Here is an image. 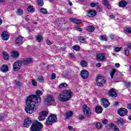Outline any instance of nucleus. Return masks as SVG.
<instances>
[{
    "mask_svg": "<svg viewBox=\"0 0 131 131\" xmlns=\"http://www.w3.org/2000/svg\"><path fill=\"white\" fill-rule=\"evenodd\" d=\"M3 54L5 60H8L9 58H10V56H9V55H8V54H7V52L4 51L3 52Z\"/></svg>",
    "mask_w": 131,
    "mask_h": 131,
    "instance_id": "nucleus-35",
    "label": "nucleus"
},
{
    "mask_svg": "<svg viewBox=\"0 0 131 131\" xmlns=\"http://www.w3.org/2000/svg\"><path fill=\"white\" fill-rule=\"evenodd\" d=\"M102 123L104 124H107L108 123V121L107 119H104V120H102Z\"/></svg>",
    "mask_w": 131,
    "mask_h": 131,
    "instance_id": "nucleus-54",
    "label": "nucleus"
},
{
    "mask_svg": "<svg viewBox=\"0 0 131 131\" xmlns=\"http://www.w3.org/2000/svg\"><path fill=\"white\" fill-rule=\"evenodd\" d=\"M68 128H69V130H72V128H73L71 126H69Z\"/></svg>",
    "mask_w": 131,
    "mask_h": 131,
    "instance_id": "nucleus-64",
    "label": "nucleus"
},
{
    "mask_svg": "<svg viewBox=\"0 0 131 131\" xmlns=\"http://www.w3.org/2000/svg\"><path fill=\"white\" fill-rule=\"evenodd\" d=\"M48 117V112L46 111H42L39 113L38 119L39 121H42L46 119V117Z\"/></svg>",
    "mask_w": 131,
    "mask_h": 131,
    "instance_id": "nucleus-9",
    "label": "nucleus"
},
{
    "mask_svg": "<svg viewBox=\"0 0 131 131\" xmlns=\"http://www.w3.org/2000/svg\"><path fill=\"white\" fill-rule=\"evenodd\" d=\"M96 83L98 86H103L104 83L106 82L105 78L103 76L98 75L96 79Z\"/></svg>",
    "mask_w": 131,
    "mask_h": 131,
    "instance_id": "nucleus-4",
    "label": "nucleus"
},
{
    "mask_svg": "<svg viewBox=\"0 0 131 131\" xmlns=\"http://www.w3.org/2000/svg\"><path fill=\"white\" fill-rule=\"evenodd\" d=\"M103 4L104 6H105V7H106V8H107L108 10H110V9H111V5H110V4H109V2L106 0H104L103 1Z\"/></svg>",
    "mask_w": 131,
    "mask_h": 131,
    "instance_id": "nucleus-27",
    "label": "nucleus"
},
{
    "mask_svg": "<svg viewBox=\"0 0 131 131\" xmlns=\"http://www.w3.org/2000/svg\"><path fill=\"white\" fill-rule=\"evenodd\" d=\"M79 40L80 41V42H82V43H83V42H85V41H86V39H85V38H84V37H79Z\"/></svg>",
    "mask_w": 131,
    "mask_h": 131,
    "instance_id": "nucleus-38",
    "label": "nucleus"
},
{
    "mask_svg": "<svg viewBox=\"0 0 131 131\" xmlns=\"http://www.w3.org/2000/svg\"><path fill=\"white\" fill-rule=\"evenodd\" d=\"M96 6H99V3H92L91 4V7H92V8H94V7H96Z\"/></svg>",
    "mask_w": 131,
    "mask_h": 131,
    "instance_id": "nucleus-50",
    "label": "nucleus"
},
{
    "mask_svg": "<svg viewBox=\"0 0 131 131\" xmlns=\"http://www.w3.org/2000/svg\"><path fill=\"white\" fill-rule=\"evenodd\" d=\"M85 30L89 31V32H94L95 31V27L93 26H89L85 28Z\"/></svg>",
    "mask_w": 131,
    "mask_h": 131,
    "instance_id": "nucleus-21",
    "label": "nucleus"
},
{
    "mask_svg": "<svg viewBox=\"0 0 131 131\" xmlns=\"http://www.w3.org/2000/svg\"><path fill=\"white\" fill-rule=\"evenodd\" d=\"M22 64L24 65H27V64H30V63H32V59L31 58H26L21 60Z\"/></svg>",
    "mask_w": 131,
    "mask_h": 131,
    "instance_id": "nucleus-19",
    "label": "nucleus"
},
{
    "mask_svg": "<svg viewBox=\"0 0 131 131\" xmlns=\"http://www.w3.org/2000/svg\"><path fill=\"white\" fill-rule=\"evenodd\" d=\"M46 43L47 45H48V46H51V45H52V42H51V41L49 39H47L46 40Z\"/></svg>",
    "mask_w": 131,
    "mask_h": 131,
    "instance_id": "nucleus-55",
    "label": "nucleus"
},
{
    "mask_svg": "<svg viewBox=\"0 0 131 131\" xmlns=\"http://www.w3.org/2000/svg\"><path fill=\"white\" fill-rule=\"evenodd\" d=\"M64 21L65 20L63 18H60L58 23H57V22L55 23V25H56V26H57L59 27V26H61V25L63 24Z\"/></svg>",
    "mask_w": 131,
    "mask_h": 131,
    "instance_id": "nucleus-26",
    "label": "nucleus"
},
{
    "mask_svg": "<svg viewBox=\"0 0 131 131\" xmlns=\"http://www.w3.org/2000/svg\"><path fill=\"white\" fill-rule=\"evenodd\" d=\"M76 30H78V31H82V29L79 27H77Z\"/></svg>",
    "mask_w": 131,
    "mask_h": 131,
    "instance_id": "nucleus-61",
    "label": "nucleus"
},
{
    "mask_svg": "<svg viewBox=\"0 0 131 131\" xmlns=\"http://www.w3.org/2000/svg\"><path fill=\"white\" fill-rule=\"evenodd\" d=\"M55 78H56V74L52 73V74L51 75V79L53 80V79H55Z\"/></svg>",
    "mask_w": 131,
    "mask_h": 131,
    "instance_id": "nucleus-52",
    "label": "nucleus"
},
{
    "mask_svg": "<svg viewBox=\"0 0 131 131\" xmlns=\"http://www.w3.org/2000/svg\"><path fill=\"white\" fill-rule=\"evenodd\" d=\"M117 123L119 124V125H123V124H124V120H123V119L121 118L118 119L117 120Z\"/></svg>",
    "mask_w": 131,
    "mask_h": 131,
    "instance_id": "nucleus-30",
    "label": "nucleus"
},
{
    "mask_svg": "<svg viewBox=\"0 0 131 131\" xmlns=\"http://www.w3.org/2000/svg\"><path fill=\"white\" fill-rule=\"evenodd\" d=\"M37 80L39 81V82H44L45 77L41 75H37Z\"/></svg>",
    "mask_w": 131,
    "mask_h": 131,
    "instance_id": "nucleus-24",
    "label": "nucleus"
},
{
    "mask_svg": "<svg viewBox=\"0 0 131 131\" xmlns=\"http://www.w3.org/2000/svg\"><path fill=\"white\" fill-rule=\"evenodd\" d=\"M55 100V98L51 95L48 96L46 98H45V102L46 103H51V102H54Z\"/></svg>",
    "mask_w": 131,
    "mask_h": 131,
    "instance_id": "nucleus-18",
    "label": "nucleus"
},
{
    "mask_svg": "<svg viewBox=\"0 0 131 131\" xmlns=\"http://www.w3.org/2000/svg\"><path fill=\"white\" fill-rule=\"evenodd\" d=\"M82 109L83 111L85 116H86L87 117L91 116L92 112H91L90 107H89L86 104H84L82 107Z\"/></svg>",
    "mask_w": 131,
    "mask_h": 131,
    "instance_id": "nucleus-6",
    "label": "nucleus"
},
{
    "mask_svg": "<svg viewBox=\"0 0 131 131\" xmlns=\"http://www.w3.org/2000/svg\"><path fill=\"white\" fill-rule=\"evenodd\" d=\"M110 126L112 127L114 131H119V128H118V127H117V126H116L115 124L113 123H111L110 124Z\"/></svg>",
    "mask_w": 131,
    "mask_h": 131,
    "instance_id": "nucleus-29",
    "label": "nucleus"
},
{
    "mask_svg": "<svg viewBox=\"0 0 131 131\" xmlns=\"http://www.w3.org/2000/svg\"><path fill=\"white\" fill-rule=\"evenodd\" d=\"M0 70L1 71H2V72H3L4 73H5V72H7V71H9V67H8V66L6 64H3L0 68Z\"/></svg>",
    "mask_w": 131,
    "mask_h": 131,
    "instance_id": "nucleus-20",
    "label": "nucleus"
},
{
    "mask_svg": "<svg viewBox=\"0 0 131 131\" xmlns=\"http://www.w3.org/2000/svg\"><path fill=\"white\" fill-rule=\"evenodd\" d=\"M96 67H101V63L100 62H98L96 64Z\"/></svg>",
    "mask_w": 131,
    "mask_h": 131,
    "instance_id": "nucleus-63",
    "label": "nucleus"
},
{
    "mask_svg": "<svg viewBox=\"0 0 131 131\" xmlns=\"http://www.w3.org/2000/svg\"><path fill=\"white\" fill-rule=\"evenodd\" d=\"M32 84L34 86H37V82H36V80L35 79L32 80Z\"/></svg>",
    "mask_w": 131,
    "mask_h": 131,
    "instance_id": "nucleus-49",
    "label": "nucleus"
},
{
    "mask_svg": "<svg viewBox=\"0 0 131 131\" xmlns=\"http://www.w3.org/2000/svg\"><path fill=\"white\" fill-rule=\"evenodd\" d=\"M2 38L3 40H8L10 37L9 33L8 32L4 31L2 34Z\"/></svg>",
    "mask_w": 131,
    "mask_h": 131,
    "instance_id": "nucleus-16",
    "label": "nucleus"
},
{
    "mask_svg": "<svg viewBox=\"0 0 131 131\" xmlns=\"http://www.w3.org/2000/svg\"><path fill=\"white\" fill-rule=\"evenodd\" d=\"M72 92L70 90H66L62 91L58 95V100L61 102H67L71 99Z\"/></svg>",
    "mask_w": 131,
    "mask_h": 131,
    "instance_id": "nucleus-2",
    "label": "nucleus"
},
{
    "mask_svg": "<svg viewBox=\"0 0 131 131\" xmlns=\"http://www.w3.org/2000/svg\"><path fill=\"white\" fill-rule=\"evenodd\" d=\"M28 30L29 32H32V31H34V29L33 28H28Z\"/></svg>",
    "mask_w": 131,
    "mask_h": 131,
    "instance_id": "nucleus-53",
    "label": "nucleus"
},
{
    "mask_svg": "<svg viewBox=\"0 0 131 131\" xmlns=\"http://www.w3.org/2000/svg\"><path fill=\"white\" fill-rule=\"evenodd\" d=\"M37 3L39 6H43V1L42 0H37Z\"/></svg>",
    "mask_w": 131,
    "mask_h": 131,
    "instance_id": "nucleus-47",
    "label": "nucleus"
},
{
    "mask_svg": "<svg viewBox=\"0 0 131 131\" xmlns=\"http://www.w3.org/2000/svg\"><path fill=\"white\" fill-rule=\"evenodd\" d=\"M97 12H102V8H101L100 7H98L97 8Z\"/></svg>",
    "mask_w": 131,
    "mask_h": 131,
    "instance_id": "nucleus-56",
    "label": "nucleus"
},
{
    "mask_svg": "<svg viewBox=\"0 0 131 131\" xmlns=\"http://www.w3.org/2000/svg\"><path fill=\"white\" fill-rule=\"evenodd\" d=\"M81 76L83 79H85L89 77V71L86 70H83L81 71Z\"/></svg>",
    "mask_w": 131,
    "mask_h": 131,
    "instance_id": "nucleus-11",
    "label": "nucleus"
},
{
    "mask_svg": "<svg viewBox=\"0 0 131 131\" xmlns=\"http://www.w3.org/2000/svg\"><path fill=\"white\" fill-rule=\"evenodd\" d=\"M72 48L75 51H79L80 50V48L79 46H73Z\"/></svg>",
    "mask_w": 131,
    "mask_h": 131,
    "instance_id": "nucleus-48",
    "label": "nucleus"
},
{
    "mask_svg": "<svg viewBox=\"0 0 131 131\" xmlns=\"http://www.w3.org/2000/svg\"><path fill=\"white\" fill-rule=\"evenodd\" d=\"M124 32L125 33H126V34L131 33V28H128L125 29Z\"/></svg>",
    "mask_w": 131,
    "mask_h": 131,
    "instance_id": "nucleus-41",
    "label": "nucleus"
},
{
    "mask_svg": "<svg viewBox=\"0 0 131 131\" xmlns=\"http://www.w3.org/2000/svg\"><path fill=\"white\" fill-rule=\"evenodd\" d=\"M110 37L112 39H114V38H115V35L114 34H111L110 35Z\"/></svg>",
    "mask_w": 131,
    "mask_h": 131,
    "instance_id": "nucleus-60",
    "label": "nucleus"
},
{
    "mask_svg": "<svg viewBox=\"0 0 131 131\" xmlns=\"http://www.w3.org/2000/svg\"><path fill=\"white\" fill-rule=\"evenodd\" d=\"M127 49H131V43H128L127 44Z\"/></svg>",
    "mask_w": 131,
    "mask_h": 131,
    "instance_id": "nucleus-58",
    "label": "nucleus"
},
{
    "mask_svg": "<svg viewBox=\"0 0 131 131\" xmlns=\"http://www.w3.org/2000/svg\"><path fill=\"white\" fill-rule=\"evenodd\" d=\"M101 103L103 107H104V108H107L109 106V105H110V103H109V101H108V100L105 98L101 99Z\"/></svg>",
    "mask_w": 131,
    "mask_h": 131,
    "instance_id": "nucleus-13",
    "label": "nucleus"
},
{
    "mask_svg": "<svg viewBox=\"0 0 131 131\" xmlns=\"http://www.w3.org/2000/svg\"><path fill=\"white\" fill-rule=\"evenodd\" d=\"M57 121V116L54 115H51L49 117L48 120L46 121V125H51L52 122H56Z\"/></svg>",
    "mask_w": 131,
    "mask_h": 131,
    "instance_id": "nucleus-5",
    "label": "nucleus"
},
{
    "mask_svg": "<svg viewBox=\"0 0 131 131\" xmlns=\"http://www.w3.org/2000/svg\"><path fill=\"white\" fill-rule=\"evenodd\" d=\"M127 6V2L126 1H121L119 3V6L120 7V8H124Z\"/></svg>",
    "mask_w": 131,
    "mask_h": 131,
    "instance_id": "nucleus-22",
    "label": "nucleus"
},
{
    "mask_svg": "<svg viewBox=\"0 0 131 131\" xmlns=\"http://www.w3.org/2000/svg\"><path fill=\"white\" fill-rule=\"evenodd\" d=\"M28 12H33L35 11L34 8H33V6L30 5L28 7Z\"/></svg>",
    "mask_w": 131,
    "mask_h": 131,
    "instance_id": "nucleus-34",
    "label": "nucleus"
},
{
    "mask_svg": "<svg viewBox=\"0 0 131 131\" xmlns=\"http://www.w3.org/2000/svg\"><path fill=\"white\" fill-rule=\"evenodd\" d=\"M43 125L39 122H36L33 123L31 126V131H41L40 129L42 128Z\"/></svg>",
    "mask_w": 131,
    "mask_h": 131,
    "instance_id": "nucleus-3",
    "label": "nucleus"
},
{
    "mask_svg": "<svg viewBox=\"0 0 131 131\" xmlns=\"http://www.w3.org/2000/svg\"><path fill=\"white\" fill-rule=\"evenodd\" d=\"M42 92L37 90L36 92V95H32L28 97L26 101L27 106L25 108L26 112L29 114H32L37 110L38 105L41 101V98L39 96H42Z\"/></svg>",
    "mask_w": 131,
    "mask_h": 131,
    "instance_id": "nucleus-1",
    "label": "nucleus"
},
{
    "mask_svg": "<svg viewBox=\"0 0 131 131\" xmlns=\"http://www.w3.org/2000/svg\"><path fill=\"white\" fill-rule=\"evenodd\" d=\"M67 86V84L66 83H62L59 85V89H63V88H66Z\"/></svg>",
    "mask_w": 131,
    "mask_h": 131,
    "instance_id": "nucleus-44",
    "label": "nucleus"
},
{
    "mask_svg": "<svg viewBox=\"0 0 131 131\" xmlns=\"http://www.w3.org/2000/svg\"><path fill=\"white\" fill-rule=\"evenodd\" d=\"M32 120H31V118H28L26 119L25 121V123L24 124V126L25 127L28 128L29 127L30 124H31Z\"/></svg>",
    "mask_w": 131,
    "mask_h": 131,
    "instance_id": "nucleus-14",
    "label": "nucleus"
},
{
    "mask_svg": "<svg viewBox=\"0 0 131 131\" xmlns=\"http://www.w3.org/2000/svg\"><path fill=\"white\" fill-rule=\"evenodd\" d=\"M80 64L82 67H86L88 66V62L84 60L81 61L80 62Z\"/></svg>",
    "mask_w": 131,
    "mask_h": 131,
    "instance_id": "nucleus-39",
    "label": "nucleus"
},
{
    "mask_svg": "<svg viewBox=\"0 0 131 131\" xmlns=\"http://www.w3.org/2000/svg\"><path fill=\"white\" fill-rule=\"evenodd\" d=\"M110 17H111L112 19H115V16L113 14L111 15Z\"/></svg>",
    "mask_w": 131,
    "mask_h": 131,
    "instance_id": "nucleus-62",
    "label": "nucleus"
},
{
    "mask_svg": "<svg viewBox=\"0 0 131 131\" xmlns=\"http://www.w3.org/2000/svg\"><path fill=\"white\" fill-rule=\"evenodd\" d=\"M124 54L125 55V56H126V57H128V56H129V50H128V48H124Z\"/></svg>",
    "mask_w": 131,
    "mask_h": 131,
    "instance_id": "nucleus-31",
    "label": "nucleus"
},
{
    "mask_svg": "<svg viewBox=\"0 0 131 131\" xmlns=\"http://www.w3.org/2000/svg\"><path fill=\"white\" fill-rule=\"evenodd\" d=\"M87 15L88 17H95L97 15V11L94 9H90L88 11Z\"/></svg>",
    "mask_w": 131,
    "mask_h": 131,
    "instance_id": "nucleus-12",
    "label": "nucleus"
},
{
    "mask_svg": "<svg viewBox=\"0 0 131 131\" xmlns=\"http://www.w3.org/2000/svg\"><path fill=\"white\" fill-rule=\"evenodd\" d=\"M124 83H125V86H126V88H130V86H131V82H130L126 81L124 82Z\"/></svg>",
    "mask_w": 131,
    "mask_h": 131,
    "instance_id": "nucleus-46",
    "label": "nucleus"
},
{
    "mask_svg": "<svg viewBox=\"0 0 131 131\" xmlns=\"http://www.w3.org/2000/svg\"><path fill=\"white\" fill-rule=\"evenodd\" d=\"M96 128H98V129H101V128H102V127H103V126L101 125V124L98 122L96 123Z\"/></svg>",
    "mask_w": 131,
    "mask_h": 131,
    "instance_id": "nucleus-37",
    "label": "nucleus"
},
{
    "mask_svg": "<svg viewBox=\"0 0 131 131\" xmlns=\"http://www.w3.org/2000/svg\"><path fill=\"white\" fill-rule=\"evenodd\" d=\"M115 72H116V70H115V69H113L110 71V76L111 77V79H112L113 78V76H114V74H115Z\"/></svg>",
    "mask_w": 131,
    "mask_h": 131,
    "instance_id": "nucleus-33",
    "label": "nucleus"
},
{
    "mask_svg": "<svg viewBox=\"0 0 131 131\" xmlns=\"http://www.w3.org/2000/svg\"><path fill=\"white\" fill-rule=\"evenodd\" d=\"M16 13L18 16H21L23 14V10L22 9H17Z\"/></svg>",
    "mask_w": 131,
    "mask_h": 131,
    "instance_id": "nucleus-43",
    "label": "nucleus"
},
{
    "mask_svg": "<svg viewBox=\"0 0 131 131\" xmlns=\"http://www.w3.org/2000/svg\"><path fill=\"white\" fill-rule=\"evenodd\" d=\"M14 84L15 85H16V86H21V85H22V83L19 81H15Z\"/></svg>",
    "mask_w": 131,
    "mask_h": 131,
    "instance_id": "nucleus-42",
    "label": "nucleus"
},
{
    "mask_svg": "<svg viewBox=\"0 0 131 131\" xmlns=\"http://www.w3.org/2000/svg\"><path fill=\"white\" fill-rule=\"evenodd\" d=\"M20 54L17 51H13L11 52V57H12V58H18Z\"/></svg>",
    "mask_w": 131,
    "mask_h": 131,
    "instance_id": "nucleus-23",
    "label": "nucleus"
},
{
    "mask_svg": "<svg viewBox=\"0 0 131 131\" xmlns=\"http://www.w3.org/2000/svg\"><path fill=\"white\" fill-rule=\"evenodd\" d=\"M127 109L125 108H120L118 110V114L120 115V116H125V115H127Z\"/></svg>",
    "mask_w": 131,
    "mask_h": 131,
    "instance_id": "nucleus-8",
    "label": "nucleus"
},
{
    "mask_svg": "<svg viewBox=\"0 0 131 131\" xmlns=\"http://www.w3.org/2000/svg\"><path fill=\"white\" fill-rule=\"evenodd\" d=\"M108 95L112 98H116L117 97V94L114 89H111L108 92Z\"/></svg>",
    "mask_w": 131,
    "mask_h": 131,
    "instance_id": "nucleus-15",
    "label": "nucleus"
},
{
    "mask_svg": "<svg viewBox=\"0 0 131 131\" xmlns=\"http://www.w3.org/2000/svg\"><path fill=\"white\" fill-rule=\"evenodd\" d=\"M70 20L71 22H72L73 23H75V24H79L81 23V20L80 19H77L75 18H70Z\"/></svg>",
    "mask_w": 131,
    "mask_h": 131,
    "instance_id": "nucleus-25",
    "label": "nucleus"
},
{
    "mask_svg": "<svg viewBox=\"0 0 131 131\" xmlns=\"http://www.w3.org/2000/svg\"><path fill=\"white\" fill-rule=\"evenodd\" d=\"M15 41L16 45H18V46H21V45L25 41V38L23 37L22 36H20L16 39Z\"/></svg>",
    "mask_w": 131,
    "mask_h": 131,
    "instance_id": "nucleus-10",
    "label": "nucleus"
},
{
    "mask_svg": "<svg viewBox=\"0 0 131 131\" xmlns=\"http://www.w3.org/2000/svg\"><path fill=\"white\" fill-rule=\"evenodd\" d=\"M40 11L42 13V14H47L48 13V11H47V9L44 8H41L40 9Z\"/></svg>",
    "mask_w": 131,
    "mask_h": 131,
    "instance_id": "nucleus-45",
    "label": "nucleus"
},
{
    "mask_svg": "<svg viewBox=\"0 0 131 131\" xmlns=\"http://www.w3.org/2000/svg\"><path fill=\"white\" fill-rule=\"evenodd\" d=\"M127 109L131 110V103H129L127 105Z\"/></svg>",
    "mask_w": 131,
    "mask_h": 131,
    "instance_id": "nucleus-59",
    "label": "nucleus"
},
{
    "mask_svg": "<svg viewBox=\"0 0 131 131\" xmlns=\"http://www.w3.org/2000/svg\"><path fill=\"white\" fill-rule=\"evenodd\" d=\"M97 59L99 60V61H104L105 60V54L103 53H99L97 54Z\"/></svg>",
    "mask_w": 131,
    "mask_h": 131,
    "instance_id": "nucleus-17",
    "label": "nucleus"
},
{
    "mask_svg": "<svg viewBox=\"0 0 131 131\" xmlns=\"http://www.w3.org/2000/svg\"><path fill=\"white\" fill-rule=\"evenodd\" d=\"M115 66L116 67V68H119V67H120V64L119 63H115Z\"/></svg>",
    "mask_w": 131,
    "mask_h": 131,
    "instance_id": "nucleus-57",
    "label": "nucleus"
},
{
    "mask_svg": "<svg viewBox=\"0 0 131 131\" xmlns=\"http://www.w3.org/2000/svg\"><path fill=\"white\" fill-rule=\"evenodd\" d=\"M107 36L105 35H102L100 37V40H104V41H107Z\"/></svg>",
    "mask_w": 131,
    "mask_h": 131,
    "instance_id": "nucleus-40",
    "label": "nucleus"
},
{
    "mask_svg": "<svg viewBox=\"0 0 131 131\" xmlns=\"http://www.w3.org/2000/svg\"><path fill=\"white\" fill-rule=\"evenodd\" d=\"M36 41H37L38 42H40V41L42 40V36L40 35H37L36 38Z\"/></svg>",
    "mask_w": 131,
    "mask_h": 131,
    "instance_id": "nucleus-36",
    "label": "nucleus"
},
{
    "mask_svg": "<svg viewBox=\"0 0 131 131\" xmlns=\"http://www.w3.org/2000/svg\"><path fill=\"white\" fill-rule=\"evenodd\" d=\"M95 112L96 113L100 114L103 112V108L100 106H96L95 108Z\"/></svg>",
    "mask_w": 131,
    "mask_h": 131,
    "instance_id": "nucleus-28",
    "label": "nucleus"
},
{
    "mask_svg": "<svg viewBox=\"0 0 131 131\" xmlns=\"http://www.w3.org/2000/svg\"><path fill=\"white\" fill-rule=\"evenodd\" d=\"M67 118H69L73 115V112L72 111H69L66 113Z\"/></svg>",
    "mask_w": 131,
    "mask_h": 131,
    "instance_id": "nucleus-32",
    "label": "nucleus"
},
{
    "mask_svg": "<svg viewBox=\"0 0 131 131\" xmlns=\"http://www.w3.org/2000/svg\"><path fill=\"white\" fill-rule=\"evenodd\" d=\"M121 50V47H116L115 49V52H116L117 53H118V52H120V51Z\"/></svg>",
    "mask_w": 131,
    "mask_h": 131,
    "instance_id": "nucleus-51",
    "label": "nucleus"
},
{
    "mask_svg": "<svg viewBox=\"0 0 131 131\" xmlns=\"http://www.w3.org/2000/svg\"><path fill=\"white\" fill-rule=\"evenodd\" d=\"M22 61H16L13 66V69L14 71H18L20 68H21V65H22Z\"/></svg>",
    "mask_w": 131,
    "mask_h": 131,
    "instance_id": "nucleus-7",
    "label": "nucleus"
}]
</instances>
